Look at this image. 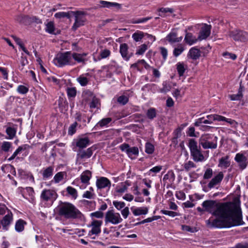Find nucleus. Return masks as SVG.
<instances>
[{
  "instance_id": "39",
  "label": "nucleus",
  "mask_w": 248,
  "mask_h": 248,
  "mask_svg": "<svg viewBox=\"0 0 248 248\" xmlns=\"http://www.w3.org/2000/svg\"><path fill=\"white\" fill-rule=\"evenodd\" d=\"M158 11L159 12L158 15L160 16L165 17L166 16V13L168 12L172 13L173 12V10L170 8H160L158 10Z\"/></svg>"
},
{
  "instance_id": "62",
  "label": "nucleus",
  "mask_w": 248,
  "mask_h": 248,
  "mask_svg": "<svg viewBox=\"0 0 248 248\" xmlns=\"http://www.w3.org/2000/svg\"><path fill=\"white\" fill-rule=\"evenodd\" d=\"M184 126H185L182 127H179L174 131V136L172 140H177V139L180 138L181 135V131Z\"/></svg>"
},
{
  "instance_id": "31",
  "label": "nucleus",
  "mask_w": 248,
  "mask_h": 248,
  "mask_svg": "<svg viewBox=\"0 0 248 248\" xmlns=\"http://www.w3.org/2000/svg\"><path fill=\"white\" fill-rule=\"evenodd\" d=\"M176 66L179 76L180 77L183 76L187 68V65L183 62H178Z\"/></svg>"
},
{
  "instance_id": "16",
  "label": "nucleus",
  "mask_w": 248,
  "mask_h": 248,
  "mask_svg": "<svg viewBox=\"0 0 248 248\" xmlns=\"http://www.w3.org/2000/svg\"><path fill=\"white\" fill-rule=\"evenodd\" d=\"M224 177L222 172H219L217 175L215 176L209 182L208 184V187L211 189L215 186L220 184Z\"/></svg>"
},
{
  "instance_id": "55",
  "label": "nucleus",
  "mask_w": 248,
  "mask_h": 248,
  "mask_svg": "<svg viewBox=\"0 0 248 248\" xmlns=\"http://www.w3.org/2000/svg\"><path fill=\"white\" fill-rule=\"evenodd\" d=\"M132 37L136 42H139L143 38L144 34L142 32H135L132 34Z\"/></svg>"
},
{
  "instance_id": "37",
  "label": "nucleus",
  "mask_w": 248,
  "mask_h": 248,
  "mask_svg": "<svg viewBox=\"0 0 248 248\" xmlns=\"http://www.w3.org/2000/svg\"><path fill=\"white\" fill-rule=\"evenodd\" d=\"M108 67L109 70L115 71L117 73L121 72L122 69V67L118 65L115 61H112Z\"/></svg>"
},
{
  "instance_id": "38",
  "label": "nucleus",
  "mask_w": 248,
  "mask_h": 248,
  "mask_svg": "<svg viewBox=\"0 0 248 248\" xmlns=\"http://www.w3.org/2000/svg\"><path fill=\"white\" fill-rule=\"evenodd\" d=\"M175 179V174L172 171H169L163 177V181H167L169 180V182L171 183L174 181Z\"/></svg>"
},
{
  "instance_id": "29",
  "label": "nucleus",
  "mask_w": 248,
  "mask_h": 248,
  "mask_svg": "<svg viewBox=\"0 0 248 248\" xmlns=\"http://www.w3.org/2000/svg\"><path fill=\"white\" fill-rule=\"evenodd\" d=\"M128 188V186L125 182L119 184L115 188V192L118 195H122L125 192Z\"/></svg>"
},
{
  "instance_id": "34",
  "label": "nucleus",
  "mask_w": 248,
  "mask_h": 248,
  "mask_svg": "<svg viewBox=\"0 0 248 248\" xmlns=\"http://www.w3.org/2000/svg\"><path fill=\"white\" fill-rule=\"evenodd\" d=\"M53 168L52 167H48L42 170V176L44 179H46L51 177L53 175Z\"/></svg>"
},
{
  "instance_id": "15",
  "label": "nucleus",
  "mask_w": 248,
  "mask_h": 248,
  "mask_svg": "<svg viewBox=\"0 0 248 248\" xmlns=\"http://www.w3.org/2000/svg\"><path fill=\"white\" fill-rule=\"evenodd\" d=\"M211 26L204 24V26L201 28L199 32L198 38L199 40L201 41L206 39L211 33Z\"/></svg>"
},
{
  "instance_id": "64",
  "label": "nucleus",
  "mask_w": 248,
  "mask_h": 248,
  "mask_svg": "<svg viewBox=\"0 0 248 248\" xmlns=\"http://www.w3.org/2000/svg\"><path fill=\"white\" fill-rule=\"evenodd\" d=\"M110 55V51L107 49L102 50L100 53L101 59H105Z\"/></svg>"
},
{
  "instance_id": "32",
  "label": "nucleus",
  "mask_w": 248,
  "mask_h": 248,
  "mask_svg": "<svg viewBox=\"0 0 248 248\" xmlns=\"http://www.w3.org/2000/svg\"><path fill=\"white\" fill-rule=\"evenodd\" d=\"M15 19L16 21L25 25L29 24V16L23 15H19L16 16Z\"/></svg>"
},
{
  "instance_id": "60",
  "label": "nucleus",
  "mask_w": 248,
  "mask_h": 248,
  "mask_svg": "<svg viewBox=\"0 0 248 248\" xmlns=\"http://www.w3.org/2000/svg\"><path fill=\"white\" fill-rule=\"evenodd\" d=\"M67 93L69 97H74L77 94V91L75 88H68L67 89Z\"/></svg>"
},
{
  "instance_id": "41",
  "label": "nucleus",
  "mask_w": 248,
  "mask_h": 248,
  "mask_svg": "<svg viewBox=\"0 0 248 248\" xmlns=\"http://www.w3.org/2000/svg\"><path fill=\"white\" fill-rule=\"evenodd\" d=\"M113 205L119 211H121L125 207V203L124 202L114 201Z\"/></svg>"
},
{
  "instance_id": "11",
  "label": "nucleus",
  "mask_w": 248,
  "mask_h": 248,
  "mask_svg": "<svg viewBox=\"0 0 248 248\" xmlns=\"http://www.w3.org/2000/svg\"><path fill=\"white\" fill-rule=\"evenodd\" d=\"M14 221V215L12 212L5 215L0 221V223L4 231H8Z\"/></svg>"
},
{
  "instance_id": "40",
  "label": "nucleus",
  "mask_w": 248,
  "mask_h": 248,
  "mask_svg": "<svg viewBox=\"0 0 248 248\" xmlns=\"http://www.w3.org/2000/svg\"><path fill=\"white\" fill-rule=\"evenodd\" d=\"M46 31L50 34H53L55 30L54 23L52 21L48 22L46 25Z\"/></svg>"
},
{
  "instance_id": "2",
  "label": "nucleus",
  "mask_w": 248,
  "mask_h": 248,
  "mask_svg": "<svg viewBox=\"0 0 248 248\" xmlns=\"http://www.w3.org/2000/svg\"><path fill=\"white\" fill-rule=\"evenodd\" d=\"M87 55L86 53H78L70 51L59 53L54 59V62L59 67L66 65L73 66L77 62L85 64Z\"/></svg>"
},
{
  "instance_id": "22",
  "label": "nucleus",
  "mask_w": 248,
  "mask_h": 248,
  "mask_svg": "<svg viewBox=\"0 0 248 248\" xmlns=\"http://www.w3.org/2000/svg\"><path fill=\"white\" fill-rule=\"evenodd\" d=\"M30 147V145L27 144H24L19 146L17 149L14 152L11 156L8 159V160L10 161L13 160L18 154H20L22 151L28 150Z\"/></svg>"
},
{
  "instance_id": "23",
  "label": "nucleus",
  "mask_w": 248,
  "mask_h": 248,
  "mask_svg": "<svg viewBox=\"0 0 248 248\" xmlns=\"http://www.w3.org/2000/svg\"><path fill=\"white\" fill-rule=\"evenodd\" d=\"M187 56L192 60H196L200 57L201 51L199 49L193 47L189 49Z\"/></svg>"
},
{
  "instance_id": "47",
  "label": "nucleus",
  "mask_w": 248,
  "mask_h": 248,
  "mask_svg": "<svg viewBox=\"0 0 248 248\" xmlns=\"http://www.w3.org/2000/svg\"><path fill=\"white\" fill-rule=\"evenodd\" d=\"M90 217H91L92 219L95 218L100 219L103 217L104 213L100 211H97L91 213L90 214Z\"/></svg>"
},
{
  "instance_id": "54",
  "label": "nucleus",
  "mask_w": 248,
  "mask_h": 248,
  "mask_svg": "<svg viewBox=\"0 0 248 248\" xmlns=\"http://www.w3.org/2000/svg\"><path fill=\"white\" fill-rule=\"evenodd\" d=\"M181 229L183 231L187 232H197V230L196 228H193L189 226L186 225H181Z\"/></svg>"
},
{
  "instance_id": "46",
  "label": "nucleus",
  "mask_w": 248,
  "mask_h": 248,
  "mask_svg": "<svg viewBox=\"0 0 248 248\" xmlns=\"http://www.w3.org/2000/svg\"><path fill=\"white\" fill-rule=\"evenodd\" d=\"M196 167V164L192 161H188L184 164V168L186 171H188L192 168H195Z\"/></svg>"
},
{
  "instance_id": "24",
  "label": "nucleus",
  "mask_w": 248,
  "mask_h": 248,
  "mask_svg": "<svg viewBox=\"0 0 248 248\" xmlns=\"http://www.w3.org/2000/svg\"><path fill=\"white\" fill-rule=\"evenodd\" d=\"M100 3L101 4V7L104 8H110L112 7H114L118 9H120L122 8V5L117 2H109L104 0H100Z\"/></svg>"
},
{
  "instance_id": "56",
  "label": "nucleus",
  "mask_w": 248,
  "mask_h": 248,
  "mask_svg": "<svg viewBox=\"0 0 248 248\" xmlns=\"http://www.w3.org/2000/svg\"><path fill=\"white\" fill-rule=\"evenodd\" d=\"M89 144V140H78L76 142V145L79 148H84L86 147Z\"/></svg>"
},
{
  "instance_id": "59",
  "label": "nucleus",
  "mask_w": 248,
  "mask_h": 248,
  "mask_svg": "<svg viewBox=\"0 0 248 248\" xmlns=\"http://www.w3.org/2000/svg\"><path fill=\"white\" fill-rule=\"evenodd\" d=\"M128 98L125 95H121L117 98L118 102L123 105H125L128 102Z\"/></svg>"
},
{
  "instance_id": "3",
  "label": "nucleus",
  "mask_w": 248,
  "mask_h": 248,
  "mask_svg": "<svg viewBox=\"0 0 248 248\" xmlns=\"http://www.w3.org/2000/svg\"><path fill=\"white\" fill-rule=\"evenodd\" d=\"M56 210L59 216L66 219L81 218L83 216L81 212L70 202H62L57 206Z\"/></svg>"
},
{
  "instance_id": "25",
  "label": "nucleus",
  "mask_w": 248,
  "mask_h": 248,
  "mask_svg": "<svg viewBox=\"0 0 248 248\" xmlns=\"http://www.w3.org/2000/svg\"><path fill=\"white\" fill-rule=\"evenodd\" d=\"M184 40L186 43L191 46L196 43L199 39L198 38H196V36H194L191 33L186 32Z\"/></svg>"
},
{
  "instance_id": "21",
  "label": "nucleus",
  "mask_w": 248,
  "mask_h": 248,
  "mask_svg": "<svg viewBox=\"0 0 248 248\" xmlns=\"http://www.w3.org/2000/svg\"><path fill=\"white\" fill-rule=\"evenodd\" d=\"M128 46L125 43H123L120 45V52L122 57L125 61H128L130 59L131 55L128 54Z\"/></svg>"
},
{
  "instance_id": "36",
  "label": "nucleus",
  "mask_w": 248,
  "mask_h": 248,
  "mask_svg": "<svg viewBox=\"0 0 248 248\" xmlns=\"http://www.w3.org/2000/svg\"><path fill=\"white\" fill-rule=\"evenodd\" d=\"M77 80L81 86H86L89 81V79L83 74L79 76Z\"/></svg>"
},
{
  "instance_id": "53",
  "label": "nucleus",
  "mask_w": 248,
  "mask_h": 248,
  "mask_svg": "<svg viewBox=\"0 0 248 248\" xmlns=\"http://www.w3.org/2000/svg\"><path fill=\"white\" fill-rule=\"evenodd\" d=\"M11 212L12 211L5 204H0V215H5Z\"/></svg>"
},
{
  "instance_id": "13",
  "label": "nucleus",
  "mask_w": 248,
  "mask_h": 248,
  "mask_svg": "<svg viewBox=\"0 0 248 248\" xmlns=\"http://www.w3.org/2000/svg\"><path fill=\"white\" fill-rule=\"evenodd\" d=\"M93 154V147H90L86 151H80L77 155V161L80 162L90 158Z\"/></svg>"
},
{
  "instance_id": "43",
  "label": "nucleus",
  "mask_w": 248,
  "mask_h": 248,
  "mask_svg": "<svg viewBox=\"0 0 248 248\" xmlns=\"http://www.w3.org/2000/svg\"><path fill=\"white\" fill-rule=\"evenodd\" d=\"M112 121L111 118H103L100 120L96 124L97 126L104 127L107 125Z\"/></svg>"
},
{
  "instance_id": "33",
  "label": "nucleus",
  "mask_w": 248,
  "mask_h": 248,
  "mask_svg": "<svg viewBox=\"0 0 248 248\" xmlns=\"http://www.w3.org/2000/svg\"><path fill=\"white\" fill-rule=\"evenodd\" d=\"M75 118L76 121L80 123V124L83 125H86L87 116L85 114H81L80 112H77L75 114Z\"/></svg>"
},
{
  "instance_id": "4",
  "label": "nucleus",
  "mask_w": 248,
  "mask_h": 248,
  "mask_svg": "<svg viewBox=\"0 0 248 248\" xmlns=\"http://www.w3.org/2000/svg\"><path fill=\"white\" fill-rule=\"evenodd\" d=\"M58 197V195L55 190L45 188L40 194V204L44 207H50Z\"/></svg>"
},
{
  "instance_id": "20",
  "label": "nucleus",
  "mask_w": 248,
  "mask_h": 248,
  "mask_svg": "<svg viewBox=\"0 0 248 248\" xmlns=\"http://www.w3.org/2000/svg\"><path fill=\"white\" fill-rule=\"evenodd\" d=\"M230 156L226 155L219 159L218 167L221 168L227 169L230 166Z\"/></svg>"
},
{
  "instance_id": "51",
  "label": "nucleus",
  "mask_w": 248,
  "mask_h": 248,
  "mask_svg": "<svg viewBox=\"0 0 248 248\" xmlns=\"http://www.w3.org/2000/svg\"><path fill=\"white\" fill-rule=\"evenodd\" d=\"M186 135L191 137L197 138L198 137L199 133L195 132V128L194 127H189L186 132Z\"/></svg>"
},
{
  "instance_id": "30",
  "label": "nucleus",
  "mask_w": 248,
  "mask_h": 248,
  "mask_svg": "<svg viewBox=\"0 0 248 248\" xmlns=\"http://www.w3.org/2000/svg\"><path fill=\"white\" fill-rule=\"evenodd\" d=\"M201 144L202 147L205 149H216L217 147V140L210 141L204 140V142H202Z\"/></svg>"
},
{
  "instance_id": "44",
  "label": "nucleus",
  "mask_w": 248,
  "mask_h": 248,
  "mask_svg": "<svg viewBox=\"0 0 248 248\" xmlns=\"http://www.w3.org/2000/svg\"><path fill=\"white\" fill-rule=\"evenodd\" d=\"M16 132V129L11 127H7L6 130V132L8 135L9 139H12L15 137Z\"/></svg>"
},
{
  "instance_id": "57",
  "label": "nucleus",
  "mask_w": 248,
  "mask_h": 248,
  "mask_svg": "<svg viewBox=\"0 0 248 248\" xmlns=\"http://www.w3.org/2000/svg\"><path fill=\"white\" fill-rule=\"evenodd\" d=\"M78 126V123L75 122L70 125L68 128V133L69 135H72L75 133L76 131V127Z\"/></svg>"
},
{
  "instance_id": "27",
  "label": "nucleus",
  "mask_w": 248,
  "mask_h": 248,
  "mask_svg": "<svg viewBox=\"0 0 248 248\" xmlns=\"http://www.w3.org/2000/svg\"><path fill=\"white\" fill-rule=\"evenodd\" d=\"M66 196L70 197L72 199L76 200L78 196V191L75 188L68 186L66 188Z\"/></svg>"
},
{
  "instance_id": "26",
  "label": "nucleus",
  "mask_w": 248,
  "mask_h": 248,
  "mask_svg": "<svg viewBox=\"0 0 248 248\" xmlns=\"http://www.w3.org/2000/svg\"><path fill=\"white\" fill-rule=\"evenodd\" d=\"M27 222L22 219H19L15 223V230L18 232H21L24 230Z\"/></svg>"
},
{
  "instance_id": "8",
  "label": "nucleus",
  "mask_w": 248,
  "mask_h": 248,
  "mask_svg": "<svg viewBox=\"0 0 248 248\" xmlns=\"http://www.w3.org/2000/svg\"><path fill=\"white\" fill-rule=\"evenodd\" d=\"M229 36L234 41L245 43L248 41V32L241 30L235 29L228 32Z\"/></svg>"
},
{
  "instance_id": "1",
  "label": "nucleus",
  "mask_w": 248,
  "mask_h": 248,
  "mask_svg": "<svg viewBox=\"0 0 248 248\" xmlns=\"http://www.w3.org/2000/svg\"><path fill=\"white\" fill-rule=\"evenodd\" d=\"M204 210L218 218L210 217L205 221L206 226L210 228H225L243 225L240 208L233 202H217L207 200L202 203Z\"/></svg>"
},
{
  "instance_id": "18",
  "label": "nucleus",
  "mask_w": 248,
  "mask_h": 248,
  "mask_svg": "<svg viewBox=\"0 0 248 248\" xmlns=\"http://www.w3.org/2000/svg\"><path fill=\"white\" fill-rule=\"evenodd\" d=\"M167 40L170 44L175 43H178L182 41L183 37H177V33L175 31H171L167 35L166 37Z\"/></svg>"
},
{
  "instance_id": "28",
  "label": "nucleus",
  "mask_w": 248,
  "mask_h": 248,
  "mask_svg": "<svg viewBox=\"0 0 248 248\" xmlns=\"http://www.w3.org/2000/svg\"><path fill=\"white\" fill-rule=\"evenodd\" d=\"M244 87L242 86L241 84L240 85V87L237 94H233L229 95V97L231 100L232 101H238L240 100L243 97V91Z\"/></svg>"
},
{
  "instance_id": "50",
  "label": "nucleus",
  "mask_w": 248,
  "mask_h": 248,
  "mask_svg": "<svg viewBox=\"0 0 248 248\" xmlns=\"http://www.w3.org/2000/svg\"><path fill=\"white\" fill-rule=\"evenodd\" d=\"M160 212L164 215L169 216L171 217H175L176 216H179L180 215L179 213L172 211H169V210H161Z\"/></svg>"
},
{
  "instance_id": "9",
  "label": "nucleus",
  "mask_w": 248,
  "mask_h": 248,
  "mask_svg": "<svg viewBox=\"0 0 248 248\" xmlns=\"http://www.w3.org/2000/svg\"><path fill=\"white\" fill-rule=\"evenodd\" d=\"M84 12L81 11H76L72 13V15L75 16V23L72 27L73 30L76 31L79 27L84 25L86 21V18L84 16Z\"/></svg>"
},
{
  "instance_id": "42",
  "label": "nucleus",
  "mask_w": 248,
  "mask_h": 248,
  "mask_svg": "<svg viewBox=\"0 0 248 248\" xmlns=\"http://www.w3.org/2000/svg\"><path fill=\"white\" fill-rule=\"evenodd\" d=\"M64 172L61 171L57 173L53 177V180L55 183H58L63 179Z\"/></svg>"
},
{
  "instance_id": "7",
  "label": "nucleus",
  "mask_w": 248,
  "mask_h": 248,
  "mask_svg": "<svg viewBox=\"0 0 248 248\" xmlns=\"http://www.w3.org/2000/svg\"><path fill=\"white\" fill-rule=\"evenodd\" d=\"M119 213L115 212L113 210H108L105 214V224L110 223L113 225H117L123 221Z\"/></svg>"
},
{
  "instance_id": "5",
  "label": "nucleus",
  "mask_w": 248,
  "mask_h": 248,
  "mask_svg": "<svg viewBox=\"0 0 248 248\" xmlns=\"http://www.w3.org/2000/svg\"><path fill=\"white\" fill-rule=\"evenodd\" d=\"M103 224L102 220L92 219L91 222L87 225V227L90 229L88 236L92 239H95L98 236L101 232V226Z\"/></svg>"
},
{
  "instance_id": "6",
  "label": "nucleus",
  "mask_w": 248,
  "mask_h": 248,
  "mask_svg": "<svg viewBox=\"0 0 248 248\" xmlns=\"http://www.w3.org/2000/svg\"><path fill=\"white\" fill-rule=\"evenodd\" d=\"M188 147L190 151V155L192 159L195 162H202L206 160V158L201 151L200 146L197 145L195 140H189Z\"/></svg>"
},
{
  "instance_id": "49",
  "label": "nucleus",
  "mask_w": 248,
  "mask_h": 248,
  "mask_svg": "<svg viewBox=\"0 0 248 248\" xmlns=\"http://www.w3.org/2000/svg\"><path fill=\"white\" fill-rule=\"evenodd\" d=\"M147 117L150 119H153L156 117V110L155 108H149L146 113Z\"/></svg>"
},
{
  "instance_id": "35",
  "label": "nucleus",
  "mask_w": 248,
  "mask_h": 248,
  "mask_svg": "<svg viewBox=\"0 0 248 248\" xmlns=\"http://www.w3.org/2000/svg\"><path fill=\"white\" fill-rule=\"evenodd\" d=\"M72 13H74V11H68L67 12H60L56 13L54 15V16L58 19H61L64 17H67L69 19L72 16Z\"/></svg>"
},
{
  "instance_id": "17",
  "label": "nucleus",
  "mask_w": 248,
  "mask_h": 248,
  "mask_svg": "<svg viewBox=\"0 0 248 248\" xmlns=\"http://www.w3.org/2000/svg\"><path fill=\"white\" fill-rule=\"evenodd\" d=\"M131 210L135 216L146 215L148 212V208L145 206L137 207L132 206Z\"/></svg>"
},
{
  "instance_id": "58",
  "label": "nucleus",
  "mask_w": 248,
  "mask_h": 248,
  "mask_svg": "<svg viewBox=\"0 0 248 248\" xmlns=\"http://www.w3.org/2000/svg\"><path fill=\"white\" fill-rule=\"evenodd\" d=\"M147 49V46L146 44H142L139 46L136 53V55H142Z\"/></svg>"
},
{
  "instance_id": "52",
  "label": "nucleus",
  "mask_w": 248,
  "mask_h": 248,
  "mask_svg": "<svg viewBox=\"0 0 248 248\" xmlns=\"http://www.w3.org/2000/svg\"><path fill=\"white\" fill-rule=\"evenodd\" d=\"M12 147V144L10 142L4 141L1 145V150L5 152L9 151L10 148Z\"/></svg>"
},
{
  "instance_id": "48",
  "label": "nucleus",
  "mask_w": 248,
  "mask_h": 248,
  "mask_svg": "<svg viewBox=\"0 0 248 248\" xmlns=\"http://www.w3.org/2000/svg\"><path fill=\"white\" fill-rule=\"evenodd\" d=\"M185 50L182 45H180L177 47H175L173 51V55L175 57L179 56Z\"/></svg>"
},
{
  "instance_id": "45",
  "label": "nucleus",
  "mask_w": 248,
  "mask_h": 248,
  "mask_svg": "<svg viewBox=\"0 0 248 248\" xmlns=\"http://www.w3.org/2000/svg\"><path fill=\"white\" fill-rule=\"evenodd\" d=\"M145 148V151L148 154H152L155 151L154 145L150 142L146 143Z\"/></svg>"
},
{
  "instance_id": "12",
  "label": "nucleus",
  "mask_w": 248,
  "mask_h": 248,
  "mask_svg": "<svg viewBox=\"0 0 248 248\" xmlns=\"http://www.w3.org/2000/svg\"><path fill=\"white\" fill-rule=\"evenodd\" d=\"M120 148L122 151L125 152L128 156L132 159L133 155H139V149L137 147H130L128 144L124 143L120 146Z\"/></svg>"
},
{
  "instance_id": "19",
  "label": "nucleus",
  "mask_w": 248,
  "mask_h": 248,
  "mask_svg": "<svg viewBox=\"0 0 248 248\" xmlns=\"http://www.w3.org/2000/svg\"><path fill=\"white\" fill-rule=\"evenodd\" d=\"M92 176V172L90 170H86L83 171L80 176L81 183L86 186L89 185Z\"/></svg>"
},
{
  "instance_id": "63",
  "label": "nucleus",
  "mask_w": 248,
  "mask_h": 248,
  "mask_svg": "<svg viewBox=\"0 0 248 248\" xmlns=\"http://www.w3.org/2000/svg\"><path fill=\"white\" fill-rule=\"evenodd\" d=\"M176 198L179 200H185L186 196L185 193L182 190L177 191L175 193Z\"/></svg>"
},
{
  "instance_id": "10",
  "label": "nucleus",
  "mask_w": 248,
  "mask_h": 248,
  "mask_svg": "<svg viewBox=\"0 0 248 248\" xmlns=\"http://www.w3.org/2000/svg\"><path fill=\"white\" fill-rule=\"evenodd\" d=\"M213 121L212 115H208L206 116V118L202 117L197 119L194 123V125L196 126H201V129L203 130H208L210 129L211 127L207 125H203L202 124H212Z\"/></svg>"
},
{
  "instance_id": "14",
  "label": "nucleus",
  "mask_w": 248,
  "mask_h": 248,
  "mask_svg": "<svg viewBox=\"0 0 248 248\" xmlns=\"http://www.w3.org/2000/svg\"><path fill=\"white\" fill-rule=\"evenodd\" d=\"M96 186L98 189H102L105 188H108L109 189L111 186V182L106 177H101L96 180Z\"/></svg>"
},
{
  "instance_id": "61",
  "label": "nucleus",
  "mask_w": 248,
  "mask_h": 248,
  "mask_svg": "<svg viewBox=\"0 0 248 248\" xmlns=\"http://www.w3.org/2000/svg\"><path fill=\"white\" fill-rule=\"evenodd\" d=\"M17 91L20 94H26L28 92L29 89L24 85H20L18 86Z\"/></svg>"
}]
</instances>
